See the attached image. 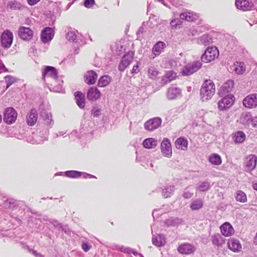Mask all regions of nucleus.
I'll list each match as a JSON object with an SVG mask.
<instances>
[{
    "label": "nucleus",
    "mask_w": 257,
    "mask_h": 257,
    "mask_svg": "<svg viewBox=\"0 0 257 257\" xmlns=\"http://www.w3.org/2000/svg\"><path fill=\"white\" fill-rule=\"evenodd\" d=\"M218 56L219 52L216 47H208L202 55L201 60L205 63H208L214 60Z\"/></svg>",
    "instance_id": "obj_3"
},
{
    "label": "nucleus",
    "mask_w": 257,
    "mask_h": 257,
    "mask_svg": "<svg viewBox=\"0 0 257 257\" xmlns=\"http://www.w3.org/2000/svg\"><path fill=\"white\" fill-rule=\"evenodd\" d=\"M67 39L70 42H72L74 44L72 46V49L71 51H73V54L76 55L79 53L80 44L78 43V37L74 31L69 32L66 36Z\"/></svg>",
    "instance_id": "obj_9"
},
{
    "label": "nucleus",
    "mask_w": 257,
    "mask_h": 257,
    "mask_svg": "<svg viewBox=\"0 0 257 257\" xmlns=\"http://www.w3.org/2000/svg\"><path fill=\"white\" fill-rule=\"evenodd\" d=\"M18 35L22 40L29 41L33 38L34 32L29 27L22 26L19 28Z\"/></svg>",
    "instance_id": "obj_10"
},
{
    "label": "nucleus",
    "mask_w": 257,
    "mask_h": 257,
    "mask_svg": "<svg viewBox=\"0 0 257 257\" xmlns=\"http://www.w3.org/2000/svg\"><path fill=\"white\" fill-rule=\"evenodd\" d=\"M215 91V85L211 80H206L200 89V97L202 101L210 99Z\"/></svg>",
    "instance_id": "obj_1"
},
{
    "label": "nucleus",
    "mask_w": 257,
    "mask_h": 257,
    "mask_svg": "<svg viewBox=\"0 0 257 257\" xmlns=\"http://www.w3.org/2000/svg\"><path fill=\"white\" fill-rule=\"evenodd\" d=\"M161 152L163 155L167 158H171L172 155V147L170 141L165 138L163 140L161 144Z\"/></svg>",
    "instance_id": "obj_11"
},
{
    "label": "nucleus",
    "mask_w": 257,
    "mask_h": 257,
    "mask_svg": "<svg viewBox=\"0 0 257 257\" xmlns=\"http://www.w3.org/2000/svg\"><path fill=\"white\" fill-rule=\"evenodd\" d=\"M54 36V32L51 28H46L41 32V40L43 43L50 41Z\"/></svg>",
    "instance_id": "obj_16"
},
{
    "label": "nucleus",
    "mask_w": 257,
    "mask_h": 257,
    "mask_svg": "<svg viewBox=\"0 0 257 257\" xmlns=\"http://www.w3.org/2000/svg\"><path fill=\"white\" fill-rule=\"evenodd\" d=\"M7 83V88H8L15 81L14 78L11 76H7L5 77Z\"/></svg>",
    "instance_id": "obj_51"
},
{
    "label": "nucleus",
    "mask_w": 257,
    "mask_h": 257,
    "mask_svg": "<svg viewBox=\"0 0 257 257\" xmlns=\"http://www.w3.org/2000/svg\"><path fill=\"white\" fill-rule=\"evenodd\" d=\"M162 123L160 117H154L147 120L145 123V128L149 131H153L158 128Z\"/></svg>",
    "instance_id": "obj_13"
},
{
    "label": "nucleus",
    "mask_w": 257,
    "mask_h": 257,
    "mask_svg": "<svg viewBox=\"0 0 257 257\" xmlns=\"http://www.w3.org/2000/svg\"><path fill=\"white\" fill-rule=\"evenodd\" d=\"M195 250V247L189 243H183L178 247V250L182 254H188L193 253Z\"/></svg>",
    "instance_id": "obj_22"
},
{
    "label": "nucleus",
    "mask_w": 257,
    "mask_h": 257,
    "mask_svg": "<svg viewBox=\"0 0 257 257\" xmlns=\"http://www.w3.org/2000/svg\"><path fill=\"white\" fill-rule=\"evenodd\" d=\"M251 115L249 112H243L241 113L239 118V121L243 124H248L250 122L252 123Z\"/></svg>",
    "instance_id": "obj_30"
},
{
    "label": "nucleus",
    "mask_w": 257,
    "mask_h": 257,
    "mask_svg": "<svg viewBox=\"0 0 257 257\" xmlns=\"http://www.w3.org/2000/svg\"><path fill=\"white\" fill-rule=\"evenodd\" d=\"M208 161L210 163L214 165H219L222 162L220 156L216 154H213L211 155L209 157Z\"/></svg>",
    "instance_id": "obj_38"
},
{
    "label": "nucleus",
    "mask_w": 257,
    "mask_h": 257,
    "mask_svg": "<svg viewBox=\"0 0 257 257\" xmlns=\"http://www.w3.org/2000/svg\"><path fill=\"white\" fill-rule=\"evenodd\" d=\"M113 249H116L119 250L122 252H126V253H131L132 252L134 255L138 254L139 253L137 252L132 250V249L129 247H125L123 246H116L115 248H113Z\"/></svg>",
    "instance_id": "obj_46"
},
{
    "label": "nucleus",
    "mask_w": 257,
    "mask_h": 257,
    "mask_svg": "<svg viewBox=\"0 0 257 257\" xmlns=\"http://www.w3.org/2000/svg\"><path fill=\"white\" fill-rule=\"evenodd\" d=\"M235 199L237 201L241 203H245L247 202V197L246 194L241 190L236 191L235 196Z\"/></svg>",
    "instance_id": "obj_41"
},
{
    "label": "nucleus",
    "mask_w": 257,
    "mask_h": 257,
    "mask_svg": "<svg viewBox=\"0 0 257 257\" xmlns=\"http://www.w3.org/2000/svg\"><path fill=\"white\" fill-rule=\"evenodd\" d=\"M134 51H130L122 57L118 67V70L120 71H123L131 64L134 59Z\"/></svg>",
    "instance_id": "obj_5"
},
{
    "label": "nucleus",
    "mask_w": 257,
    "mask_h": 257,
    "mask_svg": "<svg viewBox=\"0 0 257 257\" xmlns=\"http://www.w3.org/2000/svg\"><path fill=\"white\" fill-rule=\"evenodd\" d=\"M257 157L253 154L248 156L244 161V169L249 172L253 170L256 167Z\"/></svg>",
    "instance_id": "obj_12"
},
{
    "label": "nucleus",
    "mask_w": 257,
    "mask_h": 257,
    "mask_svg": "<svg viewBox=\"0 0 257 257\" xmlns=\"http://www.w3.org/2000/svg\"><path fill=\"white\" fill-rule=\"evenodd\" d=\"M91 114L94 117L99 116L101 114V109L97 106L93 107L91 110Z\"/></svg>",
    "instance_id": "obj_50"
},
{
    "label": "nucleus",
    "mask_w": 257,
    "mask_h": 257,
    "mask_svg": "<svg viewBox=\"0 0 257 257\" xmlns=\"http://www.w3.org/2000/svg\"><path fill=\"white\" fill-rule=\"evenodd\" d=\"M43 79L46 78L51 77L56 79L57 77V72L55 68L52 66H45L43 72H42Z\"/></svg>",
    "instance_id": "obj_17"
},
{
    "label": "nucleus",
    "mask_w": 257,
    "mask_h": 257,
    "mask_svg": "<svg viewBox=\"0 0 257 257\" xmlns=\"http://www.w3.org/2000/svg\"><path fill=\"white\" fill-rule=\"evenodd\" d=\"M233 70L237 74H242L245 70L244 63L242 62H236L232 66Z\"/></svg>",
    "instance_id": "obj_32"
},
{
    "label": "nucleus",
    "mask_w": 257,
    "mask_h": 257,
    "mask_svg": "<svg viewBox=\"0 0 257 257\" xmlns=\"http://www.w3.org/2000/svg\"><path fill=\"white\" fill-rule=\"evenodd\" d=\"M199 41L201 44L206 46L212 43V39L208 35H203L200 38Z\"/></svg>",
    "instance_id": "obj_44"
},
{
    "label": "nucleus",
    "mask_w": 257,
    "mask_h": 257,
    "mask_svg": "<svg viewBox=\"0 0 257 257\" xmlns=\"http://www.w3.org/2000/svg\"><path fill=\"white\" fill-rule=\"evenodd\" d=\"M17 117V111L12 107L7 108L4 114V119L7 124H12L15 122Z\"/></svg>",
    "instance_id": "obj_7"
},
{
    "label": "nucleus",
    "mask_w": 257,
    "mask_h": 257,
    "mask_svg": "<svg viewBox=\"0 0 257 257\" xmlns=\"http://www.w3.org/2000/svg\"><path fill=\"white\" fill-rule=\"evenodd\" d=\"M251 124L253 127H257V115L253 118L252 123Z\"/></svg>",
    "instance_id": "obj_58"
},
{
    "label": "nucleus",
    "mask_w": 257,
    "mask_h": 257,
    "mask_svg": "<svg viewBox=\"0 0 257 257\" xmlns=\"http://www.w3.org/2000/svg\"><path fill=\"white\" fill-rule=\"evenodd\" d=\"M253 188L257 191V183L253 184Z\"/></svg>",
    "instance_id": "obj_60"
},
{
    "label": "nucleus",
    "mask_w": 257,
    "mask_h": 257,
    "mask_svg": "<svg viewBox=\"0 0 257 257\" xmlns=\"http://www.w3.org/2000/svg\"><path fill=\"white\" fill-rule=\"evenodd\" d=\"M212 242L214 245L221 247L225 243L224 237L221 234L217 233L211 236Z\"/></svg>",
    "instance_id": "obj_29"
},
{
    "label": "nucleus",
    "mask_w": 257,
    "mask_h": 257,
    "mask_svg": "<svg viewBox=\"0 0 257 257\" xmlns=\"http://www.w3.org/2000/svg\"><path fill=\"white\" fill-rule=\"evenodd\" d=\"M98 75L96 72L93 70H88L84 75V82L88 85H92L95 83Z\"/></svg>",
    "instance_id": "obj_14"
},
{
    "label": "nucleus",
    "mask_w": 257,
    "mask_h": 257,
    "mask_svg": "<svg viewBox=\"0 0 257 257\" xmlns=\"http://www.w3.org/2000/svg\"><path fill=\"white\" fill-rule=\"evenodd\" d=\"M234 100V97L232 94L224 95L223 97L218 102L217 107L219 110H225L233 105Z\"/></svg>",
    "instance_id": "obj_2"
},
{
    "label": "nucleus",
    "mask_w": 257,
    "mask_h": 257,
    "mask_svg": "<svg viewBox=\"0 0 257 257\" xmlns=\"http://www.w3.org/2000/svg\"><path fill=\"white\" fill-rule=\"evenodd\" d=\"M91 246L87 242H84L82 244V248L85 251H88L91 248Z\"/></svg>",
    "instance_id": "obj_54"
},
{
    "label": "nucleus",
    "mask_w": 257,
    "mask_h": 257,
    "mask_svg": "<svg viewBox=\"0 0 257 257\" xmlns=\"http://www.w3.org/2000/svg\"><path fill=\"white\" fill-rule=\"evenodd\" d=\"M150 165L152 167H153V165L151 164H150Z\"/></svg>",
    "instance_id": "obj_63"
},
{
    "label": "nucleus",
    "mask_w": 257,
    "mask_h": 257,
    "mask_svg": "<svg viewBox=\"0 0 257 257\" xmlns=\"http://www.w3.org/2000/svg\"><path fill=\"white\" fill-rule=\"evenodd\" d=\"M152 242L154 245L157 246L164 245L166 243L164 235L163 234H159L156 237L153 236L152 238Z\"/></svg>",
    "instance_id": "obj_34"
},
{
    "label": "nucleus",
    "mask_w": 257,
    "mask_h": 257,
    "mask_svg": "<svg viewBox=\"0 0 257 257\" xmlns=\"http://www.w3.org/2000/svg\"><path fill=\"white\" fill-rule=\"evenodd\" d=\"M222 234L225 236H229L234 233V229L231 224L228 222H225L220 226Z\"/></svg>",
    "instance_id": "obj_24"
},
{
    "label": "nucleus",
    "mask_w": 257,
    "mask_h": 257,
    "mask_svg": "<svg viewBox=\"0 0 257 257\" xmlns=\"http://www.w3.org/2000/svg\"><path fill=\"white\" fill-rule=\"evenodd\" d=\"M81 174L83 175L84 178H86L87 176H89L90 178H95V177L93 175L84 173H81L77 171H65V176L70 178H78L80 177Z\"/></svg>",
    "instance_id": "obj_28"
},
{
    "label": "nucleus",
    "mask_w": 257,
    "mask_h": 257,
    "mask_svg": "<svg viewBox=\"0 0 257 257\" xmlns=\"http://www.w3.org/2000/svg\"><path fill=\"white\" fill-rule=\"evenodd\" d=\"M233 138L235 143H241L245 140V135L242 131H238L234 134Z\"/></svg>",
    "instance_id": "obj_39"
},
{
    "label": "nucleus",
    "mask_w": 257,
    "mask_h": 257,
    "mask_svg": "<svg viewBox=\"0 0 257 257\" xmlns=\"http://www.w3.org/2000/svg\"><path fill=\"white\" fill-rule=\"evenodd\" d=\"M246 108L252 109L257 107V93H251L247 95L242 101Z\"/></svg>",
    "instance_id": "obj_6"
},
{
    "label": "nucleus",
    "mask_w": 257,
    "mask_h": 257,
    "mask_svg": "<svg viewBox=\"0 0 257 257\" xmlns=\"http://www.w3.org/2000/svg\"><path fill=\"white\" fill-rule=\"evenodd\" d=\"M139 71V65L137 64V65H134L133 66V68L132 70V73L133 74H136V73H138Z\"/></svg>",
    "instance_id": "obj_56"
},
{
    "label": "nucleus",
    "mask_w": 257,
    "mask_h": 257,
    "mask_svg": "<svg viewBox=\"0 0 257 257\" xmlns=\"http://www.w3.org/2000/svg\"><path fill=\"white\" fill-rule=\"evenodd\" d=\"M254 23H256L257 21H253Z\"/></svg>",
    "instance_id": "obj_62"
},
{
    "label": "nucleus",
    "mask_w": 257,
    "mask_h": 257,
    "mask_svg": "<svg viewBox=\"0 0 257 257\" xmlns=\"http://www.w3.org/2000/svg\"><path fill=\"white\" fill-rule=\"evenodd\" d=\"M176 77V74L173 71H170L163 77L162 80L164 81V83H167L174 79Z\"/></svg>",
    "instance_id": "obj_43"
},
{
    "label": "nucleus",
    "mask_w": 257,
    "mask_h": 257,
    "mask_svg": "<svg viewBox=\"0 0 257 257\" xmlns=\"http://www.w3.org/2000/svg\"><path fill=\"white\" fill-rule=\"evenodd\" d=\"M158 71L154 67H151L148 70L149 77L152 79L155 78L158 75Z\"/></svg>",
    "instance_id": "obj_47"
},
{
    "label": "nucleus",
    "mask_w": 257,
    "mask_h": 257,
    "mask_svg": "<svg viewBox=\"0 0 257 257\" xmlns=\"http://www.w3.org/2000/svg\"><path fill=\"white\" fill-rule=\"evenodd\" d=\"M229 248L234 252H238L241 248V245L238 240L232 238L228 242Z\"/></svg>",
    "instance_id": "obj_26"
},
{
    "label": "nucleus",
    "mask_w": 257,
    "mask_h": 257,
    "mask_svg": "<svg viewBox=\"0 0 257 257\" xmlns=\"http://www.w3.org/2000/svg\"><path fill=\"white\" fill-rule=\"evenodd\" d=\"M111 80V77L107 75L102 76L98 80V86L101 87H105L110 83Z\"/></svg>",
    "instance_id": "obj_37"
},
{
    "label": "nucleus",
    "mask_w": 257,
    "mask_h": 257,
    "mask_svg": "<svg viewBox=\"0 0 257 257\" xmlns=\"http://www.w3.org/2000/svg\"><path fill=\"white\" fill-rule=\"evenodd\" d=\"M193 195V189L191 191L189 189V188L187 187L185 189L183 193L182 194L183 197L185 199H189L192 197Z\"/></svg>",
    "instance_id": "obj_48"
},
{
    "label": "nucleus",
    "mask_w": 257,
    "mask_h": 257,
    "mask_svg": "<svg viewBox=\"0 0 257 257\" xmlns=\"http://www.w3.org/2000/svg\"><path fill=\"white\" fill-rule=\"evenodd\" d=\"M202 64L200 61H194L188 64L182 70V75L188 76L196 72L201 67Z\"/></svg>",
    "instance_id": "obj_4"
},
{
    "label": "nucleus",
    "mask_w": 257,
    "mask_h": 257,
    "mask_svg": "<svg viewBox=\"0 0 257 257\" xmlns=\"http://www.w3.org/2000/svg\"><path fill=\"white\" fill-rule=\"evenodd\" d=\"M179 17L180 20L188 22L194 21L197 18V16L194 12L187 10H185L183 12L181 13Z\"/></svg>",
    "instance_id": "obj_19"
},
{
    "label": "nucleus",
    "mask_w": 257,
    "mask_h": 257,
    "mask_svg": "<svg viewBox=\"0 0 257 257\" xmlns=\"http://www.w3.org/2000/svg\"><path fill=\"white\" fill-rule=\"evenodd\" d=\"M9 8L12 10H20L21 8V5L20 3L14 1L9 5Z\"/></svg>",
    "instance_id": "obj_49"
},
{
    "label": "nucleus",
    "mask_w": 257,
    "mask_h": 257,
    "mask_svg": "<svg viewBox=\"0 0 257 257\" xmlns=\"http://www.w3.org/2000/svg\"><path fill=\"white\" fill-rule=\"evenodd\" d=\"M161 2L162 3V4H163L164 5L166 6V4L163 2V0H161Z\"/></svg>",
    "instance_id": "obj_61"
},
{
    "label": "nucleus",
    "mask_w": 257,
    "mask_h": 257,
    "mask_svg": "<svg viewBox=\"0 0 257 257\" xmlns=\"http://www.w3.org/2000/svg\"><path fill=\"white\" fill-rule=\"evenodd\" d=\"M182 24L181 21L178 18L172 19L170 23L171 29H176L178 27L180 28Z\"/></svg>",
    "instance_id": "obj_45"
},
{
    "label": "nucleus",
    "mask_w": 257,
    "mask_h": 257,
    "mask_svg": "<svg viewBox=\"0 0 257 257\" xmlns=\"http://www.w3.org/2000/svg\"><path fill=\"white\" fill-rule=\"evenodd\" d=\"M165 47V43L163 42L159 41L154 45L153 48V52L155 55H159Z\"/></svg>",
    "instance_id": "obj_33"
},
{
    "label": "nucleus",
    "mask_w": 257,
    "mask_h": 257,
    "mask_svg": "<svg viewBox=\"0 0 257 257\" xmlns=\"http://www.w3.org/2000/svg\"><path fill=\"white\" fill-rule=\"evenodd\" d=\"M188 144V141L184 137L178 138L175 142L176 148L183 151H186L187 149Z\"/></svg>",
    "instance_id": "obj_25"
},
{
    "label": "nucleus",
    "mask_w": 257,
    "mask_h": 257,
    "mask_svg": "<svg viewBox=\"0 0 257 257\" xmlns=\"http://www.w3.org/2000/svg\"><path fill=\"white\" fill-rule=\"evenodd\" d=\"M180 89L175 86H172L168 89L167 97L170 100L176 99L181 95Z\"/></svg>",
    "instance_id": "obj_21"
},
{
    "label": "nucleus",
    "mask_w": 257,
    "mask_h": 257,
    "mask_svg": "<svg viewBox=\"0 0 257 257\" xmlns=\"http://www.w3.org/2000/svg\"><path fill=\"white\" fill-rule=\"evenodd\" d=\"M211 185L207 181L199 182L197 184L196 190L199 192H205L209 190Z\"/></svg>",
    "instance_id": "obj_36"
},
{
    "label": "nucleus",
    "mask_w": 257,
    "mask_h": 257,
    "mask_svg": "<svg viewBox=\"0 0 257 257\" xmlns=\"http://www.w3.org/2000/svg\"><path fill=\"white\" fill-rule=\"evenodd\" d=\"M13 34L8 30H5L1 35L2 45L5 48L11 47L13 43Z\"/></svg>",
    "instance_id": "obj_8"
},
{
    "label": "nucleus",
    "mask_w": 257,
    "mask_h": 257,
    "mask_svg": "<svg viewBox=\"0 0 257 257\" xmlns=\"http://www.w3.org/2000/svg\"><path fill=\"white\" fill-rule=\"evenodd\" d=\"M7 68H6L2 61L0 60V73L6 72Z\"/></svg>",
    "instance_id": "obj_55"
},
{
    "label": "nucleus",
    "mask_w": 257,
    "mask_h": 257,
    "mask_svg": "<svg viewBox=\"0 0 257 257\" xmlns=\"http://www.w3.org/2000/svg\"><path fill=\"white\" fill-rule=\"evenodd\" d=\"M185 32L189 37L195 36L197 33V31L193 28L187 29Z\"/></svg>",
    "instance_id": "obj_53"
},
{
    "label": "nucleus",
    "mask_w": 257,
    "mask_h": 257,
    "mask_svg": "<svg viewBox=\"0 0 257 257\" xmlns=\"http://www.w3.org/2000/svg\"><path fill=\"white\" fill-rule=\"evenodd\" d=\"M157 141L154 138H148L143 142L144 147L147 149H152L156 147Z\"/></svg>",
    "instance_id": "obj_35"
},
{
    "label": "nucleus",
    "mask_w": 257,
    "mask_h": 257,
    "mask_svg": "<svg viewBox=\"0 0 257 257\" xmlns=\"http://www.w3.org/2000/svg\"><path fill=\"white\" fill-rule=\"evenodd\" d=\"M75 99L77 105L80 108L85 107V96L84 94L79 91H76L74 93Z\"/></svg>",
    "instance_id": "obj_27"
},
{
    "label": "nucleus",
    "mask_w": 257,
    "mask_h": 257,
    "mask_svg": "<svg viewBox=\"0 0 257 257\" xmlns=\"http://www.w3.org/2000/svg\"><path fill=\"white\" fill-rule=\"evenodd\" d=\"M174 190L175 186L174 185H170L164 188L162 192L163 197L166 198L171 197L173 195Z\"/></svg>",
    "instance_id": "obj_40"
},
{
    "label": "nucleus",
    "mask_w": 257,
    "mask_h": 257,
    "mask_svg": "<svg viewBox=\"0 0 257 257\" xmlns=\"http://www.w3.org/2000/svg\"><path fill=\"white\" fill-rule=\"evenodd\" d=\"M40 0H27V2L30 6H34L37 4Z\"/></svg>",
    "instance_id": "obj_57"
},
{
    "label": "nucleus",
    "mask_w": 257,
    "mask_h": 257,
    "mask_svg": "<svg viewBox=\"0 0 257 257\" xmlns=\"http://www.w3.org/2000/svg\"><path fill=\"white\" fill-rule=\"evenodd\" d=\"M234 86V82L232 80H229L225 82L223 85L221 87L218 91V94L223 97L228 92H230Z\"/></svg>",
    "instance_id": "obj_15"
},
{
    "label": "nucleus",
    "mask_w": 257,
    "mask_h": 257,
    "mask_svg": "<svg viewBox=\"0 0 257 257\" xmlns=\"http://www.w3.org/2000/svg\"><path fill=\"white\" fill-rule=\"evenodd\" d=\"M143 28H140V29H139V30L137 32V34H140L141 33H143Z\"/></svg>",
    "instance_id": "obj_59"
},
{
    "label": "nucleus",
    "mask_w": 257,
    "mask_h": 257,
    "mask_svg": "<svg viewBox=\"0 0 257 257\" xmlns=\"http://www.w3.org/2000/svg\"><path fill=\"white\" fill-rule=\"evenodd\" d=\"M101 93L95 87H91L87 91V98L90 101H95L100 97Z\"/></svg>",
    "instance_id": "obj_18"
},
{
    "label": "nucleus",
    "mask_w": 257,
    "mask_h": 257,
    "mask_svg": "<svg viewBox=\"0 0 257 257\" xmlns=\"http://www.w3.org/2000/svg\"><path fill=\"white\" fill-rule=\"evenodd\" d=\"M235 5L238 9L243 11L249 10L252 7V5L248 0H236Z\"/></svg>",
    "instance_id": "obj_23"
},
{
    "label": "nucleus",
    "mask_w": 257,
    "mask_h": 257,
    "mask_svg": "<svg viewBox=\"0 0 257 257\" xmlns=\"http://www.w3.org/2000/svg\"><path fill=\"white\" fill-rule=\"evenodd\" d=\"M203 206V201L201 199L193 200L191 204L190 208L193 210H196L201 208Z\"/></svg>",
    "instance_id": "obj_42"
},
{
    "label": "nucleus",
    "mask_w": 257,
    "mask_h": 257,
    "mask_svg": "<svg viewBox=\"0 0 257 257\" xmlns=\"http://www.w3.org/2000/svg\"><path fill=\"white\" fill-rule=\"evenodd\" d=\"M95 4L94 0H84V6L87 8H91Z\"/></svg>",
    "instance_id": "obj_52"
},
{
    "label": "nucleus",
    "mask_w": 257,
    "mask_h": 257,
    "mask_svg": "<svg viewBox=\"0 0 257 257\" xmlns=\"http://www.w3.org/2000/svg\"><path fill=\"white\" fill-rule=\"evenodd\" d=\"M183 220L178 217H170L165 221V223L168 226H175L182 224Z\"/></svg>",
    "instance_id": "obj_31"
},
{
    "label": "nucleus",
    "mask_w": 257,
    "mask_h": 257,
    "mask_svg": "<svg viewBox=\"0 0 257 257\" xmlns=\"http://www.w3.org/2000/svg\"><path fill=\"white\" fill-rule=\"evenodd\" d=\"M38 113L35 109H32L26 117V122L28 125L32 126L37 122Z\"/></svg>",
    "instance_id": "obj_20"
}]
</instances>
